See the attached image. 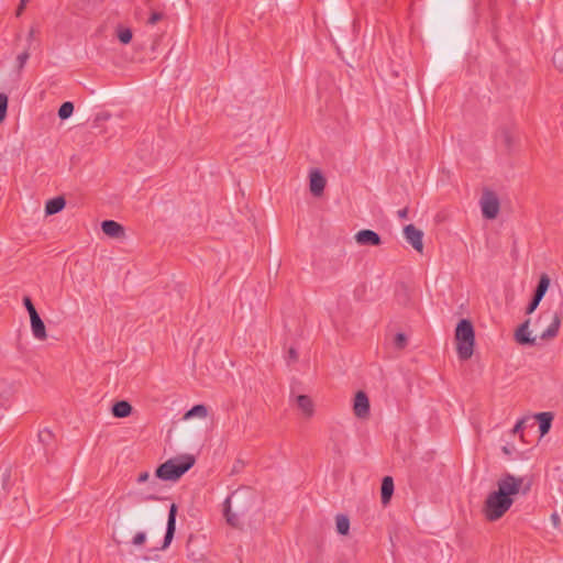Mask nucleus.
<instances>
[{
    "label": "nucleus",
    "instance_id": "1",
    "mask_svg": "<svg viewBox=\"0 0 563 563\" xmlns=\"http://www.w3.org/2000/svg\"><path fill=\"white\" fill-rule=\"evenodd\" d=\"M531 485L532 481L527 477H517L510 473L503 474L497 482V489L489 493L484 503L485 518L488 521L500 519L512 506V497L519 493L528 494Z\"/></svg>",
    "mask_w": 563,
    "mask_h": 563
},
{
    "label": "nucleus",
    "instance_id": "2",
    "mask_svg": "<svg viewBox=\"0 0 563 563\" xmlns=\"http://www.w3.org/2000/svg\"><path fill=\"white\" fill-rule=\"evenodd\" d=\"M255 504V494L250 488L234 490L223 503V515L229 526L242 528V518L247 516Z\"/></svg>",
    "mask_w": 563,
    "mask_h": 563
},
{
    "label": "nucleus",
    "instance_id": "3",
    "mask_svg": "<svg viewBox=\"0 0 563 563\" xmlns=\"http://www.w3.org/2000/svg\"><path fill=\"white\" fill-rule=\"evenodd\" d=\"M454 339L459 358L462 361L470 360L475 346V330L470 319H461L457 322Z\"/></svg>",
    "mask_w": 563,
    "mask_h": 563
},
{
    "label": "nucleus",
    "instance_id": "4",
    "mask_svg": "<svg viewBox=\"0 0 563 563\" xmlns=\"http://www.w3.org/2000/svg\"><path fill=\"white\" fill-rule=\"evenodd\" d=\"M195 456L190 454L169 459L156 468L155 475L163 481H177L195 465Z\"/></svg>",
    "mask_w": 563,
    "mask_h": 563
},
{
    "label": "nucleus",
    "instance_id": "5",
    "mask_svg": "<svg viewBox=\"0 0 563 563\" xmlns=\"http://www.w3.org/2000/svg\"><path fill=\"white\" fill-rule=\"evenodd\" d=\"M479 205L482 208V214L485 219L493 220L498 216L500 210V202L497 195L493 190L485 189L483 191Z\"/></svg>",
    "mask_w": 563,
    "mask_h": 563
},
{
    "label": "nucleus",
    "instance_id": "6",
    "mask_svg": "<svg viewBox=\"0 0 563 563\" xmlns=\"http://www.w3.org/2000/svg\"><path fill=\"white\" fill-rule=\"evenodd\" d=\"M177 510H178L177 505L173 503L170 505L169 511H168L167 527H166V532H165L162 550L167 549L174 539V536L176 532Z\"/></svg>",
    "mask_w": 563,
    "mask_h": 563
},
{
    "label": "nucleus",
    "instance_id": "7",
    "mask_svg": "<svg viewBox=\"0 0 563 563\" xmlns=\"http://www.w3.org/2000/svg\"><path fill=\"white\" fill-rule=\"evenodd\" d=\"M354 239L355 242L362 246H379L383 243L380 235L369 229L360 230L354 235Z\"/></svg>",
    "mask_w": 563,
    "mask_h": 563
},
{
    "label": "nucleus",
    "instance_id": "8",
    "mask_svg": "<svg viewBox=\"0 0 563 563\" xmlns=\"http://www.w3.org/2000/svg\"><path fill=\"white\" fill-rule=\"evenodd\" d=\"M369 399L365 391L358 390L355 394L353 402L354 415L360 419H365L369 416Z\"/></svg>",
    "mask_w": 563,
    "mask_h": 563
},
{
    "label": "nucleus",
    "instance_id": "9",
    "mask_svg": "<svg viewBox=\"0 0 563 563\" xmlns=\"http://www.w3.org/2000/svg\"><path fill=\"white\" fill-rule=\"evenodd\" d=\"M404 234L409 244L419 253L423 250V232L417 229L413 224H408L404 228Z\"/></svg>",
    "mask_w": 563,
    "mask_h": 563
},
{
    "label": "nucleus",
    "instance_id": "10",
    "mask_svg": "<svg viewBox=\"0 0 563 563\" xmlns=\"http://www.w3.org/2000/svg\"><path fill=\"white\" fill-rule=\"evenodd\" d=\"M327 179L319 169H312L309 174V188L314 197H320L325 188Z\"/></svg>",
    "mask_w": 563,
    "mask_h": 563
},
{
    "label": "nucleus",
    "instance_id": "11",
    "mask_svg": "<svg viewBox=\"0 0 563 563\" xmlns=\"http://www.w3.org/2000/svg\"><path fill=\"white\" fill-rule=\"evenodd\" d=\"M530 319L522 322L515 331V340L520 345H534L536 336L529 331Z\"/></svg>",
    "mask_w": 563,
    "mask_h": 563
},
{
    "label": "nucleus",
    "instance_id": "12",
    "mask_svg": "<svg viewBox=\"0 0 563 563\" xmlns=\"http://www.w3.org/2000/svg\"><path fill=\"white\" fill-rule=\"evenodd\" d=\"M102 232L110 238H122L124 236V228L122 224L114 220H103L101 222Z\"/></svg>",
    "mask_w": 563,
    "mask_h": 563
},
{
    "label": "nucleus",
    "instance_id": "13",
    "mask_svg": "<svg viewBox=\"0 0 563 563\" xmlns=\"http://www.w3.org/2000/svg\"><path fill=\"white\" fill-rule=\"evenodd\" d=\"M31 330L35 339L44 341L47 338L45 323L38 313H33L30 317Z\"/></svg>",
    "mask_w": 563,
    "mask_h": 563
},
{
    "label": "nucleus",
    "instance_id": "14",
    "mask_svg": "<svg viewBox=\"0 0 563 563\" xmlns=\"http://www.w3.org/2000/svg\"><path fill=\"white\" fill-rule=\"evenodd\" d=\"M561 322H562V313L561 312H555L553 318H552V322L541 333L540 339L543 340V341H548V340L554 339L558 335V333H559V330H560V327H561Z\"/></svg>",
    "mask_w": 563,
    "mask_h": 563
},
{
    "label": "nucleus",
    "instance_id": "15",
    "mask_svg": "<svg viewBox=\"0 0 563 563\" xmlns=\"http://www.w3.org/2000/svg\"><path fill=\"white\" fill-rule=\"evenodd\" d=\"M534 419L538 421L540 435H545L552 426L554 413L551 411L539 412L534 415Z\"/></svg>",
    "mask_w": 563,
    "mask_h": 563
},
{
    "label": "nucleus",
    "instance_id": "16",
    "mask_svg": "<svg viewBox=\"0 0 563 563\" xmlns=\"http://www.w3.org/2000/svg\"><path fill=\"white\" fill-rule=\"evenodd\" d=\"M394 479L391 476H385L380 485V500L384 506L388 505L394 494Z\"/></svg>",
    "mask_w": 563,
    "mask_h": 563
},
{
    "label": "nucleus",
    "instance_id": "17",
    "mask_svg": "<svg viewBox=\"0 0 563 563\" xmlns=\"http://www.w3.org/2000/svg\"><path fill=\"white\" fill-rule=\"evenodd\" d=\"M133 407L126 400H118L112 405L111 413L115 418H126L132 413Z\"/></svg>",
    "mask_w": 563,
    "mask_h": 563
},
{
    "label": "nucleus",
    "instance_id": "18",
    "mask_svg": "<svg viewBox=\"0 0 563 563\" xmlns=\"http://www.w3.org/2000/svg\"><path fill=\"white\" fill-rule=\"evenodd\" d=\"M38 441L43 444L44 453L47 455L55 448V435L48 429H43L37 434Z\"/></svg>",
    "mask_w": 563,
    "mask_h": 563
},
{
    "label": "nucleus",
    "instance_id": "19",
    "mask_svg": "<svg viewBox=\"0 0 563 563\" xmlns=\"http://www.w3.org/2000/svg\"><path fill=\"white\" fill-rule=\"evenodd\" d=\"M66 206V200L63 196H57L47 200L45 205V214L53 216L60 212Z\"/></svg>",
    "mask_w": 563,
    "mask_h": 563
},
{
    "label": "nucleus",
    "instance_id": "20",
    "mask_svg": "<svg viewBox=\"0 0 563 563\" xmlns=\"http://www.w3.org/2000/svg\"><path fill=\"white\" fill-rule=\"evenodd\" d=\"M296 402L298 408L302 411L306 417H311L313 415L314 408L312 399L307 395H299L296 397Z\"/></svg>",
    "mask_w": 563,
    "mask_h": 563
},
{
    "label": "nucleus",
    "instance_id": "21",
    "mask_svg": "<svg viewBox=\"0 0 563 563\" xmlns=\"http://www.w3.org/2000/svg\"><path fill=\"white\" fill-rule=\"evenodd\" d=\"M550 282V277L547 274H542L532 296L542 300L549 289Z\"/></svg>",
    "mask_w": 563,
    "mask_h": 563
},
{
    "label": "nucleus",
    "instance_id": "22",
    "mask_svg": "<svg viewBox=\"0 0 563 563\" xmlns=\"http://www.w3.org/2000/svg\"><path fill=\"white\" fill-rule=\"evenodd\" d=\"M335 529L338 534L347 536L350 532V518L346 515L339 514L335 516Z\"/></svg>",
    "mask_w": 563,
    "mask_h": 563
},
{
    "label": "nucleus",
    "instance_id": "23",
    "mask_svg": "<svg viewBox=\"0 0 563 563\" xmlns=\"http://www.w3.org/2000/svg\"><path fill=\"white\" fill-rule=\"evenodd\" d=\"M14 393V385L7 380L2 379L0 380V404L1 406L5 405V401H8L9 397Z\"/></svg>",
    "mask_w": 563,
    "mask_h": 563
},
{
    "label": "nucleus",
    "instance_id": "24",
    "mask_svg": "<svg viewBox=\"0 0 563 563\" xmlns=\"http://www.w3.org/2000/svg\"><path fill=\"white\" fill-rule=\"evenodd\" d=\"M208 415V408L202 405V404H199V405H195L194 407H191L184 416V419H190L192 417H201V418H206Z\"/></svg>",
    "mask_w": 563,
    "mask_h": 563
},
{
    "label": "nucleus",
    "instance_id": "25",
    "mask_svg": "<svg viewBox=\"0 0 563 563\" xmlns=\"http://www.w3.org/2000/svg\"><path fill=\"white\" fill-rule=\"evenodd\" d=\"M117 36L122 44H129L132 41L133 33L131 29L119 25L117 27Z\"/></svg>",
    "mask_w": 563,
    "mask_h": 563
},
{
    "label": "nucleus",
    "instance_id": "26",
    "mask_svg": "<svg viewBox=\"0 0 563 563\" xmlns=\"http://www.w3.org/2000/svg\"><path fill=\"white\" fill-rule=\"evenodd\" d=\"M498 137L500 139V141L503 142L505 147L508 151H510L512 147V144H514V140H512V135H511V132L509 131V129H507V128L500 129V131L498 133Z\"/></svg>",
    "mask_w": 563,
    "mask_h": 563
},
{
    "label": "nucleus",
    "instance_id": "27",
    "mask_svg": "<svg viewBox=\"0 0 563 563\" xmlns=\"http://www.w3.org/2000/svg\"><path fill=\"white\" fill-rule=\"evenodd\" d=\"M74 112V103L70 101H65L58 109V117L60 120H66L71 117Z\"/></svg>",
    "mask_w": 563,
    "mask_h": 563
},
{
    "label": "nucleus",
    "instance_id": "28",
    "mask_svg": "<svg viewBox=\"0 0 563 563\" xmlns=\"http://www.w3.org/2000/svg\"><path fill=\"white\" fill-rule=\"evenodd\" d=\"M393 343L395 349L404 350L407 346L408 339L405 333L399 332L394 336Z\"/></svg>",
    "mask_w": 563,
    "mask_h": 563
},
{
    "label": "nucleus",
    "instance_id": "29",
    "mask_svg": "<svg viewBox=\"0 0 563 563\" xmlns=\"http://www.w3.org/2000/svg\"><path fill=\"white\" fill-rule=\"evenodd\" d=\"M8 110V96L5 93H0V123H2L5 119Z\"/></svg>",
    "mask_w": 563,
    "mask_h": 563
},
{
    "label": "nucleus",
    "instance_id": "30",
    "mask_svg": "<svg viewBox=\"0 0 563 563\" xmlns=\"http://www.w3.org/2000/svg\"><path fill=\"white\" fill-rule=\"evenodd\" d=\"M23 305L27 310L30 317H32L33 313H38L33 305L32 299L29 296L23 297Z\"/></svg>",
    "mask_w": 563,
    "mask_h": 563
},
{
    "label": "nucleus",
    "instance_id": "31",
    "mask_svg": "<svg viewBox=\"0 0 563 563\" xmlns=\"http://www.w3.org/2000/svg\"><path fill=\"white\" fill-rule=\"evenodd\" d=\"M540 302H541L540 299H538V298L532 296L530 302L528 303V306L526 308V313L527 314L533 313L536 311V309L538 308Z\"/></svg>",
    "mask_w": 563,
    "mask_h": 563
},
{
    "label": "nucleus",
    "instance_id": "32",
    "mask_svg": "<svg viewBox=\"0 0 563 563\" xmlns=\"http://www.w3.org/2000/svg\"><path fill=\"white\" fill-rule=\"evenodd\" d=\"M29 57H30V53L27 51H24V52H22L21 54L18 55L16 62H18V68L19 69H22L24 67V65L27 62Z\"/></svg>",
    "mask_w": 563,
    "mask_h": 563
},
{
    "label": "nucleus",
    "instance_id": "33",
    "mask_svg": "<svg viewBox=\"0 0 563 563\" xmlns=\"http://www.w3.org/2000/svg\"><path fill=\"white\" fill-rule=\"evenodd\" d=\"M146 541V533L141 531V532H137L133 539H132V544L134 545H143Z\"/></svg>",
    "mask_w": 563,
    "mask_h": 563
},
{
    "label": "nucleus",
    "instance_id": "34",
    "mask_svg": "<svg viewBox=\"0 0 563 563\" xmlns=\"http://www.w3.org/2000/svg\"><path fill=\"white\" fill-rule=\"evenodd\" d=\"M528 420H529L528 418H522V419L518 420L517 423L515 424V427L512 428L511 432L514 434L521 432L526 428V423L528 422Z\"/></svg>",
    "mask_w": 563,
    "mask_h": 563
},
{
    "label": "nucleus",
    "instance_id": "35",
    "mask_svg": "<svg viewBox=\"0 0 563 563\" xmlns=\"http://www.w3.org/2000/svg\"><path fill=\"white\" fill-rule=\"evenodd\" d=\"M164 18V14L162 12H153L148 20H147V24L150 25H154L156 24L158 21H161L162 19Z\"/></svg>",
    "mask_w": 563,
    "mask_h": 563
},
{
    "label": "nucleus",
    "instance_id": "36",
    "mask_svg": "<svg viewBox=\"0 0 563 563\" xmlns=\"http://www.w3.org/2000/svg\"><path fill=\"white\" fill-rule=\"evenodd\" d=\"M26 3H27V0H21L20 1L19 5H18V8L15 10V15L16 16H20L23 13V11H24V9L26 7Z\"/></svg>",
    "mask_w": 563,
    "mask_h": 563
},
{
    "label": "nucleus",
    "instance_id": "37",
    "mask_svg": "<svg viewBox=\"0 0 563 563\" xmlns=\"http://www.w3.org/2000/svg\"><path fill=\"white\" fill-rule=\"evenodd\" d=\"M288 357L290 361L292 362H296L298 360V353L296 351V349L294 347H290L289 351H288Z\"/></svg>",
    "mask_w": 563,
    "mask_h": 563
},
{
    "label": "nucleus",
    "instance_id": "38",
    "mask_svg": "<svg viewBox=\"0 0 563 563\" xmlns=\"http://www.w3.org/2000/svg\"><path fill=\"white\" fill-rule=\"evenodd\" d=\"M408 212H409V210H408V208L406 207V208H404V209H400V210L397 212V214H398V217H399L400 219H407V218H408Z\"/></svg>",
    "mask_w": 563,
    "mask_h": 563
},
{
    "label": "nucleus",
    "instance_id": "39",
    "mask_svg": "<svg viewBox=\"0 0 563 563\" xmlns=\"http://www.w3.org/2000/svg\"><path fill=\"white\" fill-rule=\"evenodd\" d=\"M150 477V474L147 472H143L139 475L137 477V482L139 483H143V482H146Z\"/></svg>",
    "mask_w": 563,
    "mask_h": 563
},
{
    "label": "nucleus",
    "instance_id": "40",
    "mask_svg": "<svg viewBox=\"0 0 563 563\" xmlns=\"http://www.w3.org/2000/svg\"><path fill=\"white\" fill-rule=\"evenodd\" d=\"M512 449H514V448H512V446H510V445H504L501 450H503V452H504L505 454L510 455V454H511V452H512Z\"/></svg>",
    "mask_w": 563,
    "mask_h": 563
},
{
    "label": "nucleus",
    "instance_id": "41",
    "mask_svg": "<svg viewBox=\"0 0 563 563\" xmlns=\"http://www.w3.org/2000/svg\"><path fill=\"white\" fill-rule=\"evenodd\" d=\"M34 34H35V30L34 29H31L30 32H29V35H27V41L31 42L34 37Z\"/></svg>",
    "mask_w": 563,
    "mask_h": 563
},
{
    "label": "nucleus",
    "instance_id": "42",
    "mask_svg": "<svg viewBox=\"0 0 563 563\" xmlns=\"http://www.w3.org/2000/svg\"><path fill=\"white\" fill-rule=\"evenodd\" d=\"M119 534H120L121 538H124L126 536V533L122 532V531H120ZM117 542L121 543V542H124V540L123 539H119V540H117Z\"/></svg>",
    "mask_w": 563,
    "mask_h": 563
},
{
    "label": "nucleus",
    "instance_id": "43",
    "mask_svg": "<svg viewBox=\"0 0 563 563\" xmlns=\"http://www.w3.org/2000/svg\"><path fill=\"white\" fill-rule=\"evenodd\" d=\"M551 517H552L554 523L556 525L559 522V520H560L559 516L556 514H553Z\"/></svg>",
    "mask_w": 563,
    "mask_h": 563
},
{
    "label": "nucleus",
    "instance_id": "44",
    "mask_svg": "<svg viewBox=\"0 0 563 563\" xmlns=\"http://www.w3.org/2000/svg\"><path fill=\"white\" fill-rule=\"evenodd\" d=\"M336 563H349L346 559L340 558Z\"/></svg>",
    "mask_w": 563,
    "mask_h": 563
},
{
    "label": "nucleus",
    "instance_id": "45",
    "mask_svg": "<svg viewBox=\"0 0 563 563\" xmlns=\"http://www.w3.org/2000/svg\"><path fill=\"white\" fill-rule=\"evenodd\" d=\"M189 556L192 558L194 561H198V559L194 556V553L189 554Z\"/></svg>",
    "mask_w": 563,
    "mask_h": 563
}]
</instances>
